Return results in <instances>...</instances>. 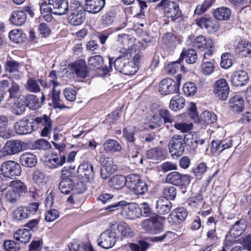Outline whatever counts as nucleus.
I'll return each instance as SVG.
<instances>
[{
	"label": "nucleus",
	"mask_w": 251,
	"mask_h": 251,
	"mask_svg": "<svg viewBox=\"0 0 251 251\" xmlns=\"http://www.w3.org/2000/svg\"><path fill=\"white\" fill-rule=\"evenodd\" d=\"M39 206L38 202H32L28 206H19L16 207L12 213V218L17 222H22L34 215Z\"/></svg>",
	"instance_id": "nucleus-1"
},
{
	"label": "nucleus",
	"mask_w": 251,
	"mask_h": 251,
	"mask_svg": "<svg viewBox=\"0 0 251 251\" xmlns=\"http://www.w3.org/2000/svg\"><path fill=\"white\" fill-rule=\"evenodd\" d=\"M185 141L180 135L175 134L169 140V151L173 156L181 155L185 150Z\"/></svg>",
	"instance_id": "nucleus-2"
},
{
	"label": "nucleus",
	"mask_w": 251,
	"mask_h": 251,
	"mask_svg": "<svg viewBox=\"0 0 251 251\" xmlns=\"http://www.w3.org/2000/svg\"><path fill=\"white\" fill-rule=\"evenodd\" d=\"M161 217L152 216L143 221L142 226L148 233L152 234H158L163 230V225L159 221Z\"/></svg>",
	"instance_id": "nucleus-3"
},
{
	"label": "nucleus",
	"mask_w": 251,
	"mask_h": 251,
	"mask_svg": "<svg viewBox=\"0 0 251 251\" xmlns=\"http://www.w3.org/2000/svg\"><path fill=\"white\" fill-rule=\"evenodd\" d=\"M0 171L4 176L12 179L19 176L22 170L19 163L14 161L8 160L1 164Z\"/></svg>",
	"instance_id": "nucleus-4"
},
{
	"label": "nucleus",
	"mask_w": 251,
	"mask_h": 251,
	"mask_svg": "<svg viewBox=\"0 0 251 251\" xmlns=\"http://www.w3.org/2000/svg\"><path fill=\"white\" fill-rule=\"evenodd\" d=\"M166 181L175 186L185 188L190 183L191 176L177 172H173L166 176Z\"/></svg>",
	"instance_id": "nucleus-5"
},
{
	"label": "nucleus",
	"mask_w": 251,
	"mask_h": 251,
	"mask_svg": "<svg viewBox=\"0 0 251 251\" xmlns=\"http://www.w3.org/2000/svg\"><path fill=\"white\" fill-rule=\"evenodd\" d=\"M99 246L105 249L113 247L116 242V232L112 229L106 230L100 235L98 239Z\"/></svg>",
	"instance_id": "nucleus-6"
},
{
	"label": "nucleus",
	"mask_w": 251,
	"mask_h": 251,
	"mask_svg": "<svg viewBox=\"0 0 251 251\" xmlns=\"http://www.w3.org/2000/svg\"><path fill=\"white\" fill-rule=\"evenodd\" d=\"M213 88V92L216 97L222 100L227 99L229 93V87L225 79L221 78L216 81Z\"/></svg>",
	"instance_id": "nucleus-7"
},
{
	"label": "nucleus",
	"mask_w": 251,
	"mask_h": 251,
	"mask_svg": "<svg viewBox=\"0 0 251 251\" xmlns=\"http://www.w3.org/2000/svg\"><path fill=\"white\" fill-rule=\"evenodd\" d=\"M159 5L164 7L165 15L171 18L172 21H175L180 17V12L179 11L178 5L174 1L162 0Z\"/></svg>",
	"instance_id": "nucleus-8"
},
{
	"label": "nucleus",
	"mask_w": 251,
	"mask_h": 251,
	"mask_svg": "<svg viewBox=\"0 0 251 251\" xmlns=\"http://www.w3.org/2000/svg\"><path fill=\"white\" fill-rule=\"evenodd\" d=\"M49 7L47 10L55 15H62L67 13L68 2L67 0H49Z\"/></svg>",
	"instance_id": "nucleus-9"
},
{
	"label": "nucleus",
	"mask_w": 251,
	"mask_h": 251,
	"mask_svg": "<svg viewBox=\"0 0 251 251\" xmlns=\"http://www.w3.org/2000/svg\"><path fill=\"white\" fill-rule=\"evenodd\" d=\"M35 124L38 126L43 127L41 132V136L47 137L50 134L52 128V123L50 116L44 114L41 116L36 117L33 119L32 124Z\"/></svg>",
	"instance_id": "nucleus-10"
},
{
	"label": "nucleus",
	"mask_w": 251,
	"mask_h": 251,
	"mask_svg": "<svg viewBox=\"0 0 251 251\" xmlns=\"http://www.w3.org/2000/svg\"><path fill=\"white\" fill-rule=\"evenodd\" d=\"M25 143L20 140H10L6 142L2 151L5 155L18 154L23 151Z\"/></svg>",
	"instance_id": "nucleus-11"
},
{
	"label": "nucleus",
	"mask_w": 251,
	"mask_h": 251,
	"mask_svg": "<svg viewBox=\"0 0 251 251\" xmlns=\"http://www.w3.org/2000/svg\"><path fill=\"white\" fill-rule=\"evenodd\" d=\"M159 92L163 95L177 94L178 87L175 80L171 78L163 79L159 83Z\"/></svg>",
	"instance_id": "nucleus-12"
},
{
	"label": "nucleus",
	"mask_w": 251,
	"mask_h": 251,
	"mask_svg": "<svg viewBox=\"0 0 251 251\" xmlns=\"http://www.w3.org/2000/svg\"><path fill=\"white\" fill-rule=\"evenodd\" d=\"M118 169L117 166L114 164L113 159L111 157H105L101 161V168L100 169L101 176L103 179H106L115 172Z\"/></svg>",
	"instance_id": "nucleus-13"
},
{
	"label": "nucleus",
	"mask_w": 251,
	"mask_h": 251,
	"mask_svg": "<svg viewBox=\"0 0 251 251\" xmlns=\"http://www.w3.org/2000/svg\"><path fill=\"white\" fill-rule=\"evenodd\" d=\"M179 118V116L173 117L168 110L161 109L158 111V115L154 116L153 122L157 126H160L163 123L164 124L168 123L173 124L174 122H176V119Z\"/></svg>",
	"instance_id": "nucleus-14"
},
{
	"label": "nucleus",
	"mask_w": 251,
	"mask_h": 251,
	"mask_svg": "<svg viewBox=\"0 0 251 251\" xmlns=\"http://www.w3.org/2000/svg\"><path fill=\"white\" fill-rule=\"evenodd\" d=\"M188 212L183 207H178L174 209L168 217V221L172 224H178L182 222L187 217Z\"/></svg>",
	"instance_id": "nucleus-15"
},
{
	"label": "nucleus",
	"mask_w": 251,
	"mask_h": 251,
	"mask_svg": "<svg viewBox=\"0 0 251 251\" xmlns=\"http://www.w3.org/2000/svg\"><path fill=\"white\" fill-rule=\"evenodd\" d=\"M248 80V74L243 70L234 72L230 76L231 84L236 87H241L246 85Z\"/></svg>",
	"instance_id": "nucleus-16"
},
{
	"label": "nucleus",
	"mask_w": 251,
	"mask_h": 251,
	"mask_svg": "<svg viewBox=\"0 0 251 251\" xmlns=\"http://www.w3.org/2000/svg\"><path fill=\"white\" fill-rule=\"evenodd\" d=\"M122 208L121 214L127 219H135L140 216V209L135 203H130L126 205V204Z\"/></svg>",
	"instance_id": "nucleus-17"
},
{
	"label": "nucleus",
	"mask_w": 251,
	"mask_h": 251,
	"mask_svg": "<svg viewBox=\"0 0 251 251\" xmlns=\"http://www.w3.org/2000/svg\"><path fill=\"white\" fill-rule=\"evenodd\" d=\"M105 4V0H85V10L89 13L97 14L102 9Z\"/></svg>",
	"instance_id": "nucleus-18"
},
{
	"label": "nucleus",
	"mask_w": 251,
	"mask_h": 251,
	"mask_svg": "<svg viewBox=\"0 0 251 251\" xmlns=\"http://www.w3.org/2000/svg\"><path fill=\"white\" fill-rule=\"evenodd\" d=\"M247 223L245 219L241 218L236 221L231 226L229 233L234 238L238 237L246 230Z\"/></svg>",
	"instance_id": "nucleus-19"
},
{
	"label": "nucleus",
	"mask_w": 251,
	"mask_h": 251,
	"mask_svg": "<svg viewBox=\"0 0 251 251\" xmlns=\"http://www.w3.org/2000/svg\"><path fill=\"white\" fill-rule=\"evenodd\" d=\"M103 149L105 153L114 154L120 152L122 150V145L116 140L107 139L105 140L103 145Z\"/></svg>",
	"instance_id": "nucleus-20"
},
{
	"label": "nucleus",
	"mask_w": 251,
	"mask_h": 251,
	"mask_svg": "<svg viewBox=\"0 0 251 251\" xmlns=\"http://www.w3.org/2000/svg\"><path fill=\"white\" fill-rule=\"evenodd\" d=\"M72 72L75 73L78 77L85 78L87 75L88 71L84 60L80 59L72 64Z\"/></svg>",
	"instance_id": "nucleus-21"
},
{
	"label": "nucleus",
	"mask_w": 251,
	"mask_h": 251,
	"mask_svg": "<svg viewBox=\"0 0 251 251\" xmlns=\"http://www.w3.org/2000/svg\"><path fill=\"white\" fill-rule=\"evenodd\" d=\"M32 125L27 120H22L16 123L14 128L17 133L20 135L31 133L33 130Z\"/></svg>",
	"instance_id": "nucleus-22"
},
{
	"label": "nucleus",
	"mask_w": 251,
	"mask_h": 251,
	"mask_svg": "<svg viewBox=\"0 0 251 251\" xmlns=\"http://www.w3.org/2000/svg\"><path fill=\"white\" fill-rule=\"evenodd\" d=\"M77 173L82 177L89 180L94 175L93 167L91 163L84 162L78 166Z\"/></svg>",
	"instance_id": "nucleus-23"
},
{
	"label": "nucleus",
	"mask_w": 251,
	"mask_h": 251,
	"mask_svg": "<svg viewBox=\"0 0 251 251\" xmlns=\"http://www.w3.org/2000/svg\"><path fill=\"white\" fill-rule=\"evenodd\" d=\"M191 44L194 48L203 50L206 48L212 47V40L211 39H206L203 35H199L191 41Z\"/></svg>",
	"instance_id": "nucleus-24"
},
{
	"label": "nucleus",
	"mask_w": 251,
	"mask_h": 251,
	"mask_svg": "<svg viewBox=\"0 0 251 251\" xmlns=\"http://www.w3.org/2000/svg\"><path fill=\"white\" fill-rule=\"evenodd\" d=\"M165 150L162 148L156 147L147 151L146 155L147 158L153 161H159L164 158Z\"/></svg>",
	"instance_id": "nucleus-25"
},
{
	"label": "nucleus",
	"mask_w": 251,
	"mask_h": 251,
	"mask_svg": "<svg viewBox=\"0 0 251 251\" xmlns=\"http://www.w3.org/2000/svg\"><path fill=\"white\" fill-rule=\"evenodd\" d=\"M9 20L12 25L21 26L26 21V14L24 11L15 10L12 13Z\"/></svg>",
	"instance_id": "nucleus-26"
},
{
	"label": "nucleus",
	"mask_w": 251,
	"mask_h": 251,
	"mask_svg": "<svg viewBox=\"0 0 251 251\" xmlns=\"http://www.w3.org/2000/svg\"><path fill=\"white\" fill-rule=\"evenodd\" d=\"M5 70L8 72L11 77L19 78L21 75L20 71V64L16 61H7L5 64Z\"/></svg>",
	"instance_id": "nucleus-27"
},
{
	"label": "nucleus",
	"mask_w": 251,
	"mask_h": 251,
	"mask_svg": "<svg viewBox=\"0 0 251 251\" xmlns=\"http://www.w3.org/2000/svg\"><path fill=\"white\" fill-rule=\"evenodd\" d=\"M37 162V157L32 153L24 152L20 156V162L24 167H34L36 165Z\"/></svg>",
	"instance_id": "nucleus-28"
},
{
	"label": "nucleus",
	"mask_w": 251,
	"mask_h": 251,
	"mask_svg": "<svg viewBox=\"0 0 251 251\" xmlns=\"http://www.w3.org/2000/svg\"><path fill=\"white\" fill-rule=\"evenodd\" d=\"M172 207V203L165 198H160L156 201V208L157 213L160 215L169 213Z\"/></svg>",
	"instance_id": "nucleus-29"
},
{
	"label": "nucleus",
	"mask_w": 251,
	"mask_h": 251,
	"mask_svg": "<svg viewBox=\"0 0 251 251\" xmlns=\"http://www.w3.org/2000/svg\"><path fill=\"white\" fill-rule=\"evenodd\" d=\"M139 148L133 143L128 145V156L134 164H142L143 162L142 156L139 154Z\"/></svg>",
	"instance_id": "nucleus-30"
},
{
	"label": "nucleus",
	"mask_w": 251,
	"mask_h": 251,
	"mask_svg": "<svg viewBox=\"0 0 251 251\" xmlns=\"http://www.w3.org/2000/svg\"><path fill=\"white\" fill-rule=\"evenodd\" d=\"M229 105L231 110L234 112H239L244 107V100L242 97L236 95L229 99Z\"/></svg>",
	"instance_id": "nucleus-31"
},
{
	"label": "nucleus",
	"mask_w": 251,
	"mask_h": 251,
	"mask_svg": "<svg viewBox=\"0 0 251 251\" xmlns=\"http://www.w3.org/2000/svg\"><path fill=\"white\" fill-rule=\"evenodd\" d=\"M213 15L216 20L225 21L228 20L231 15L230 9L226 7H220L213 11Z\"/></svg>",
	"instance_id": "nucleus-32"
},
{
	"label": "nucleus",
	"mask_w": 251,
	"mask_h": 251,
	"mask_svg": "<svg viewBox=\"0 0 251 251\" xmlns=\"http://www.w3.org/2000/svg\"><path fill=\"white\" fill-rule=\"evenodd\" d=\"M31 236L30 230L25 228L19 229L13 234L14 239L24 243H28L30 240Z\"/></svg>",
	"instance_id": "nucleus-33"
},
{
	"label": "nucleus",
	"mask_w": 251,
	"mask_h": 251,
	"mask_svg": "<svg viewBox=\"0 0 251 251\" xmlns=\"http://www.w3.org/2000/svg\"><path fill=\"white\" fill-rule=\"evenodd\" d=\"M235 50L240 56L246 57L251 56V43L246 41L239 42L235 48Z\"/></svg>",
	"instance_id": "nucleus-34"
},
{
	"label": "nucleus",
	"mask_w": 251,
	"mask_h": 251,
	"mask_svg": "<svg viewBox=\"0 0 251 251\" xmlns=\"http://www.w3.org/2000/svg\"><path fill=\"white\" fill-rule=\"evenodd\" d=\"M182 58L185 59L188 64H193L196 62L198 59V54L195 50L188 49L183 50L181 52L180 59Z\"/></svg>",
	"instance_id": "nucleus-35"
},
{
	"label": "nucleus",
	"mask_w": 251,
	"mask_h": 251,
	"mask_svg": "<svg viewBox=\"0 0 251 251\" xmlns=\"http://www.w3.org/2000/svg\"><path fill=\"white\" fill-rule=\"evenodd\" d=\"M126 183V177L122 175H116L112 177L108 181L110 186L116 189L123 188Z\"/></svg>",
	"instance_id": "nucleus-36"
},
{
	"label": "nucleus",
	"mask_w": 251,
	"mask_h": 251,
	"mask_svg": "<svg viewBox=\"0 0 251 251\" xmlns=\"http://www.w3.org/2000/svg\"><path fill=\"white\" fill-rule=\"evenodd\" d=\"M24 102L32 110L37 109L41 106V103L40 102L39 99L33 94L26 96L24 100Z\"/></svg>",
	"instance_id": "nucleus-37"
},
{
	"label": "nucleus",
	"mask_w": 251,
	"mask_h": 251,
	"mask_svg": "<svg viewBox=\"0 0 251 251\" xmlns=\"http://www.w3.org/2000/svg\"><path fill=\"white\" fill-rule=\"evenodd\" d=\"M185 103V100L182 96H177L172 98L169 107L171 109L177 111L183 108Z\"/></svg>",
	"instance_id": "nucleus-38"
},
{
	"label": "nucleus",
	"mask_w": 251,
	"mask_h": 251,
	"mask_svg": "<svg viewBox=\"0 0 251 251\" xmlns=\"http://www.w3.org/2000/svg\"><path fill=\"white\" fill-rule=\"evenodd\" d=\"M69 248L70 251H95L89 243H79L74 242Z\"/></svg>",
	"instance_id": "nucleus-39"
},
{
	"label": "nucleus",
	"mask_w": 251,
	"mask_h": 251,
	"mask_svg": "<svg viewBox=\"0 0 251 251\" xmlns=\"http://www.w3.org/2000/svg\"><path fill=\"white\" fill-rule=\"evenodd\" d=\"M85 15V12L69 15V22L71 25L75 26L79 25L85 21L86 18Z\"/></svg>",
	"instance_id": "nucleus-40"
},
{
	"label": "nucleus",
	"mask_w": 251,
	"mask_h": 251,
	"mask_svg": "<svg viewBox=\"0 0 251 251\" xmlns=\"http://www.w3.org/2000/svg\"><path fill=\"white\" fill-rule=\"evenodd\" d=\"M74 183L69 178H63L59 183V189L62 193L69 194L73 190Z\"/></svg>",
	"instance_id": "nucleus-41"
},
{
	"label": "nucleus",
	"mask_w": 251,
	"mask_h": 251,
	"mask_svg": "<svg viewBox=\"0 0 251 251\" xmlns=\"http://www.w3.org/2000/svg\"><path fill=\"white\" fill-rule=\"evenodd\" d=\"M85 8L78 1H73L68 4L67 13L69 15L72 14H79L85 12Z\"/></svg>",
	"instance_id": "nucleus-42"
},
{
	"label": "nucleus",
	"mask_w": 251,
	"mask_h": 251,
	"mask_svg": "<svg viewBox=\"0 0 251 251\" xmlns=\"http://www.w3.org/2000/svg\"><path fill=\"white\" fill-rule=\"evenodd\" d=\"M103 63V58L100 55L92 56L88 60V65L91 69H100Z\"/></svg>",
	"instance_id": "nucleus-43"
},
{
	"label": "nucleus",
	"mask_w": 251,
	"mask_h": 251,
	"mask_svg": "<svg viewBox=\"0 0 251 251\" xmlns=\"http://www.w3.org/2000/svg\"><path fill=\"white\" fill-rule=\"evenodd\" d=\"M137 70V67L134 62L127 59L121 73L125 75H132L136 73Z\"/></svg>",
	"instance_id": "nucleus-44"
},
{
	"label": "nucleus",
	"mask_w": 251,
	"mask_h": 251,
	"mask_svg": "<svg viewBox=\"0 0 251 251\" xmlns=\"http://www.w3.org/2000/svg\"><path fill=\"white\" fill-rule=\"evenodd\" d=\"M10 188L14 190L18 194L25 193L27 189L25 184L19 180H12L9 185Z\"/></svg>",
	"instance_id": "nucleus-45"
},
{
	"label": "nucleus",
	"mask_w": 251,
	"mask_h": 251,
	"mask_svg": "<svg viewBox=\"0 0 251 251\" xmlns=\"http://www.w3.org/2000/svg\"><path fill=\"white\" fill-rule=\"evenodd\" d=\"M66 161V157L64 155H60L58 157L57 155H52L49 159V166L51 168H57L58 166H62Z\"/></svg>",
	"instance_id": "nucleus-46"
},
{
	"label": "nucleus",
	"mask_w": 251,
	"mask_h": 251,
	"mask_svg": "<svg viewBox=\"0 0 251 251\" xmlns=\"http://www.w3.org/2000/svg\"><path fill=\"white\" fill-rule=\"evenodd\" d=\"M118 230L122 236L127 238L133 236L134 232L126 224H121L118 226Z\"/></svg>",
	"instance_id": "nucleus-47"
},
{
	"label": "nucleus",
	"mask_w": 251,
	"mask_h": 251,
	"mask_svg": "<svg viewBox=\"0 0 251 251\" xmlns=\"http://www.w3.org/2000/svg\"><path fill=\"white\" fill-rule=\"evenodd\" d=\"M201 121L205 124H211L216 121L217 116L214 113L205 110L201 114Z\"/></svg>",
	"instance_id": "nucleus-48"
},
{
	"label": "nucleus",
	"mask_w": 251,
	"mask_h": 251,
	"mask_svg": "<svg viewBox=\"0 0 251 251\" xmlns=\"http://www.w3.org/2000/svg\"><path fill=\"white\" fill-rule=\"evenodd\" d=\"M185 95L191 97L195 95L197 91V88L195 84L191 82L185 83L182 88Z\"/></svg>",
	"instance_id": "nucleus-49"
},
{
	"label": "nucleus",
	"mask_w": 251,
	"mask_h": 251,
	"mask_svg": "<svg viewBox=\"0 0 251 251\" xmlns=\"http://www.w3.org/2000/svg\"><path fill=\"white\" fill-rule=\"evenodd\" d=\"M26 89L32 93H38L41 91L38 81L33 78H29L26 82Z\"/></svg>",
	"instance_id": "nucleus-50"
},
{
	"label": "nucleus",
	"mask_w": 251,
	"mask_h": 251,
	"mask_svg": "<svg viewBox=\"0 0 251 251\" xmlns=\"http://www.w3.org/2000/svg\"><path fill=\"white\" fill-rule=\"evenodd\" d=\"M126 178V185L130 190L134 188V187L141 180L139 176L134 174H131L128 175Z\"/></svg>",
	"instance_id": "nucleus-51"
},
{
	"label": "nucleus",
	"mask_w": 251,
	"mask_h": 251,
	"mask_svg": "<svg viewBox=\"0 0 251 251\" xmlns=\"http://www.w3.org/2000/svg\"><path fill=\"white\" fill-rule=\"evenodd\" d=\"M4 197L7 202L13 204L17 201L20 196L10 188L6 191Z\"/></svg>",
	"instance_id": "nucleus-52"
},
{
	"label": "nucleus",
	"mask_w": 251,
	"mask_h": 251,
	"mask_svg": "<svg viewBox=\"0 0 251 251\" xmlns=\"http://www.w3.org/2000/svg\"><path fill=\"white\" fill-rule=\"evenodd\" d=\"M163 197L168 200H173L176 195V189L174 186L166 187L163 191Z\"/></svg>",
	"instance_id": "nucleus-53"
},
{
	"label": "nucleus",
	"mask_w": 251,
	"mask_h": 251,
	"mask_svg": "<svg viewBox=\"0 0 251 251\" xmlns=\"http://www.w3.org/2000/svg\"><path fill=\"white\" fill-rule=\"evenodd\" d=\"M178 119H176V122H174V126L177 130H180L182 132H187L192 128V124H186L178 122Z\"/></svg>",
	"instance_id": "nucleus-54"
},
{
	"label": "nucleus",
	"mask_w": 251,
	"mask_h": 251,
	"mask_svg": "<svg viewBox=\"0 0 251 251\" xmlns=\"http://www.w3.org/2000/svg\"><path fill=\"white\" fill-rule=\"evenodd\" d=\"M59 211L55 209H51L46 211L45 215V220L47 222H52L58 218Z\"/></svg>",
	"instance_id": "nucleus-55"
},
{
	"label": "nucleus",
	"mask_w": 251,
	"mask_h": 251,
	"mask_svg": "<svg viewBox=\"0 0 251 251\" xmlns=\"http://www.w3.org/2000/svg\"><path fill=\"white\" fill-rule=\"evenodd\" d=\"M182 68L180 62L178 61L168 64L165 68L166 73L170 75H173L180 69Z\"/></svg>",
	"instance_id": "nucleus-56"
},
{
	"label": "nucleus",
	"mask_w": 251,
	"mask_h": 251,
	"mask_svg": "<svg viewBox=\"0 0 251 251\" xmlns=\"http://www.w3.org/2000/svg\"><path fill=\"white\" fill-rule=\"evenodd\" d=\"M219 22L217 20L210 17L206 29L207 32L210 33H215L219 30Z\"/></svg>",
	"instance_id": "nucleus-57"
},
{
	"label": "nucleus",
	"mask_w": 251,
	"mask_h": 251,
	"mask_svg": "<svg viewBox=\"0 0 251 251\" xmlns=\"http://www.w3.org/2000/svg\"><path fill=\"white\" fill-rule=\"evenodd\" d=\"M4 247L6 251H19L21 249L19 243L13 240L5 241Z\"/></svg>",
	"instance_id": "nucleus-58"
},
{
	"label": "nucleus",
	"mask_w": 251,
	"mask_h": 251,
	"mask_svg": "<svg viewBox=\"0 0 251 251\" xmlns=\"http://www.w3.org/2000/svg\"><path fill=\"white\" fill-rule=\"evenodd\" d=\"M9 37L13 42L18 43L23 40V35L18 29H14L10 31Z\"/></svg>",
	"instance_id": "nucleus-59"
},
{
	"label": "nucleus",
	"mask_w": 251,
	"mask_h": 251,
	"mask_svg": "<svg viewBox=\"0 0 251 251\" xmlns=\"http://www.w3.org/2000/svg\"><path fill=\"white\" fill-rule=\"evenodd\" d=\"M32 146L35 149L42 150H48L51 147L49 142L43 139H39L33 143Z\"/></svg>",
	"instance_id": "nucleus-60"
},
{
	"label": "nucleus",
	"mask_w": 251,
	"mask_h": 251,
	"mask_svg": "<svg viewBox=\"0 0 251 251\" xmlns=\"http://www.w3.org/2000/svg\"><path fill=\"white\" fill-rule=\"evenodd\" d=\"M232 65L231 56L229 53H224L221 56L220 65L224 69H228Z\"/></svg>",
	"instance_id": "nucleus-61"
},
{
	"label": "nucleus",
	"mask_w": 251,
	"mask_h": 251,
	"mask_svg": "<svg viewBox=\"0 0 251 251\" xmlns=\"http://www.w3.org/2000/svg\"><path fill=\"white\" fill-rule=\"evenodd\" d=\"M131 190L137 195H143L148 190V187L146 183L141 180Z\"/></svg>",
	"instance_id": "nucleus-62"
},
{
	"label": "nucleus",
	"mask_w": 251,
	"mask_h": 251,
	"mask_svg": "<svg viewBox=\"0 0 251 251\" xmlns=\"http://www.w3.org/2000/svg\"><path fill=\"white\" fill-rule=\"evenodd\" d=\"M214 65L209 61H203L201 65V70L202 73L205 75H210L214 71Z\"/></svg>",
	"instance_id": "nucleus-63"
},
{
	"label": "nucleus",
	"mask_w": 251,
	"mask_h": 251,
	"mask_svg": "<svg viewBox=\"0 0 251 251\" xmlns=\"http://www.w3.org/2000/svg\"><path fill=\"white\" fill-rule=\"evenodd\" d=\"M240 243L245 250L251 251V234L240 238Z\"/></svg>",
	"instance_id": "nucleus-64"
}]
</instances>
